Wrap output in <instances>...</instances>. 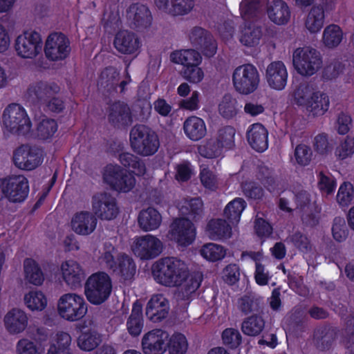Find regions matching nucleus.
<instances>
[{
	"instance_id": "1",
	"label": "nucleus",
	"mask_w": 354,
	"mask_h": 354,
	"mask_svg": "<svg viewBox=\"0 0 354 354\" xmlns=\"http://www.w3.org/2000/svg\"><path fill=\"white\" fill-rule=\"evenodd\" d=\"M151 271L157 283L169 288L180 287L177 297L184 300H189L203 281L202 273L191 274L188 265L176 257H165L155 261Z\"/></svg>"
},
{
	"instance_id": "2",
	"label": "nucleus",
	"mask_w": 354,
	"mask_h": 354,
	"mask_svg": "<svg viewBox=\"0 0 354 354\" xmlns=\"http://www.w3.org/2000/svg\"><path fill=\"white\" fill-rule=\"evenodd\" d=\"M202 207V201L198 198L183 202L179 206V211L182 215L189 218H176L169 227L167 238L179 247L185 248L192 244L196 239V230L189 218L196 219Z\"/></svg>"
},
{
	"instance_id": "3",
	"label": "nucleus",
	"mask_w": 354,
	"mask_h": 354,
	"mask_svg": "<svg viewBox=\"0 0 354 354\" xmlns=\"http://www.w3.org/2000/svg\"><path fill=\"white\" fill-rule=\"evenodd\" d=\"M292 101L312 117L324 115L330 104L328 95L309 83L301 84L295 88L292 95Z\"/></svg>"
},
{
	"instance_id": "4",
	"label": "nucleus",
	"mask_w": 354,
	"mask_h": 354,
	"mask_svg": "<svg viewBox=\"0 0 354 354\" xmlns=\"http://www.w3.org/2000/svg\"><path fill=\"white\" fill-rule=\"evenodd\" d=\"M97 261L102 267L109 269L121 279H131L136 273V265L131 258L120 253L109 243H105L100 251Z\"/></svg>"
},
{
	"instance_id": "5",
	"label": "nucleus",
	"mask_w": 354,
	"mask_h": 354,
	"mask_svg": "<svg viewBox=\"0 0 354 354\" xmlns=\"http://www.w3.org/2000/svg\"><path fill=\"white\" fill-rule=\"evenodd\" d=\"M2 128L5 133L25 135L31 129V122L25 109L18 104H12L3 111Z\"/></svg>"
},
{
	"instance_id": "6",
	"label": "nucleus",
	"mask_w": 354,
	"mask_h": 354,
	"mask_svg": "<svg viewBox=\"0 0 354 354\" xmlns=\"http://www.w3.org/2000/svg\"><path fill=\"white\" fill-rule=\"evenodd\" d=\"M112 290L110 276L104 272H97L91 274L85 283L84 293L88 301L94 305L104 302Z\"/></svg>"
},
{
	"instance_id": "7",
	"label": "nucleus",
	"mask_w": 354,
	"mask_h": 354,
	"mask_svg": "<svg viewBox=\"0 0 354 354\" xmlns=\"http://www.w3.org/2000/svg\"><path fill=\"white\" fill-rule=\"evenodd\" d=\"M88 310L84 297L75 292L62 295L57 301L59 316L68 322H75L83 318Z\"/></svg>"
},
{
	"instance_id": "8",
	"label": "nucleus",
	"mask_w": 354,
	"mask_h": 354,
	"mask_svg": "<svg viewBox=\"0 0 354 354\" xmlns=\"http://www.w3.org/2000/svg\"><path fill=\"white\" fill-rule=\"evenodd\" d=\"M130 145L134 152L148 156L154 154L159 148L156 133L146 126L134 127L130 132Z\"/></svg>"
},
{
	"instance_id": "9",
	"label": "nucleus",
	"mask_w": 354,
	"mask_h": 354,
	"mask_svg": "<svg viewBox=\"0 0 354 354\" xmlns=\"http://www.w3.org/2000/svg\"><path fill=\"white\" fill-rule=\"evenodd\" d=\"M260 76L257 68L251 64L236 67L232 74V83L235 91L241 95H248L254 93L259 87Z\"/></svg>"
},
{
	"instance_id": "10",
	"label": "nucleus",
	"mask_w": 354,
	"mask_h": 354,
	"mask_svg": "<svg viewBox=\"0 0 354 354\" xmlns=\"http://www.w3.org/2000/svg\"><path fill=\"white\" fill-rule=\"evenodd\" d=\"M292 63L296 71L306 77L315 74L322 66L319 54L308 46L299 47L294 50Z\"/></svg>"
},
{
	"instance_id": "11",
	"label": "nucleus",
	"mask_w": 354,
	"mask_h": 354,
	"mask_svg": "<svg viewBox=\"0 0 354 354\" xmlns=\"http://www.w3.org/2000/svg\"><path fill=\"white\" fill-rule=\"evenodd\" d=\"M41 49V36L33 29L24 30L15 39L16 54L22 59H34L40 53Z\"/></svg>"
},
{
	"instance_id": "12",
	"label": "nucleus",
	"mask_w": 354,
	"mask_h": 354,
	"mask_svg": "<svg viewBox=\"0 0 354 354\" xmlns=\"http://www.w3.org/2000/svg\"><path fill=\"white\" fill-rule=\"evenodd\" d=\"M44 50L48 59L53 62L63 61L70 55V41L62 33H50L45 40Z\"/></svg>"
},
{
	"instance_id": "13",
	"label": "nucleus",
	"mask_w": 354,
	"mask_h": 354,
	"mask_svg": "<svg viewBox=\"0 0 354 354\" xmlns=\"http://www.w3.org/2000/svg\"><path fill=\"white\" fill-rule=\"evenodd\" d=\"M131 248L136 257L141 259H151L160 254L162 243L156 236L147 234L133 238Z\"/></svg>"
},
{
	"instance_id": "14",
	"label": "nucleus",
	"mask_w": 354,
	"mask_h": 354,
	"mask_svg": "<svg viewBox=\"0 0 354 354\" xmlns=\"http://www.w3.org/2000/svg\"><path fill=\"white\" fill-rule=\"evenodd\" d=\"M2 183L0 188L1 196H4L11 202L23 201L28 193L27 179L23 176H17L8 179H0Z\"/></svg>"
},
{
	"instance_id": "15",
	"label": "nucleus",
	"mask_w": 354,
	"mask_h": 354,
	"mask_svg": "<svg viewBox=\"0 0 354 354\" xmlns=\"http://www.w3.org/2000/svg\"><path fill=\"white\" fill-rule=\"evenodd\" d=\"M104 181L114 189L127 192L135 185V178L118 165H109L104 174Z\"/></svg>"
},
{
	"instance_id": "16",
	"label": "nucleus",
	"mask_w": 354,
	"mask_h": 354,
	"mask_svg": "<svg viewBox=\"0 0 354 354\" xmlns=\"http://www.w3.org/2000/svg\"><path fill=\"white\" fill-rule=\"evenodd\" d=\"M13 161L19 169L32 170L42 162V152L36 147L22 145L15 151Z\"/></svg>"
},
{
	"instance_id": "17",
	"label": "nucleus",
	"mask_w": 354,
	"mask_h": 354,
	"mask_svg": "<svg viewBox=\"0 0 354 354\" xmlns=\"http://www.w3.org/2000/svg\"><path fill=\"white\" fill-rule=\"evenodd\" d=\"M59 270L63 281L72 289L79 287L86 275L82 265L73 259L63 261Z\"/></svg>"
},
{
	"instance_id": "18",
	"label": "nucleus",
	"mask_w": 354,
	"mask_h": 354,
	"mask_svg": "<svg viewBox=\"0 0 354 354\" xmlns=\"http://www.w3.org/2000/svg\"><path fill=\"white\" fill-rule=\"evenodd\" d=\"M92 207L95 214L102 219H113L118 213L115 198L106 193L95 195L93 198Z\"/></svg>"
},
{
	"instance_id": "19",
	"label": "nucleus",
	"mask_w": 354,
	"mask_h": 354,
	"mask_svg": "<svg viewBox=\"0 0 354 354\" xmlns=\"http://www.w3.org/2000/svg\"><path fill=\"white\" fill-rule=\"evenodd\" d=\"M169 335L157 329L146 333L142 339V351L145 354H163L167 349Z\"/></svg>"
},
{
	"instance_id": "20",
	"label": "nucleus",
	"mask_w": 354,
	"mask_h": 354,
	"mask_svg": "<svg viewBox=\"0 0 354 354\" xmlns=\"http://www.w3.org/2000/svg\"><path fill=\"white\" fill-rule=\"evenodd\" d=\"M113 45L118 51L127 55L137 54L141 46L138 37L127 30H121L115 34Z\"/></svg>"
},
{
	"instance_id": "21",
	"label": "nucleus",
	"mask_w": 354,
	"mask_h": 354,
	"mask_svg": "<svg viewBox=\"0 0 354 354\" xmlns=\"http://www.w3.org/2000/svg\"><path fill=\"white\" fill-rule=\"evenodd\" d=\"M288 71L282 62L270 64L266 71V79L269 86L274 90H283L287 84Z\"/></svg>"
},
{
	"instance_id": "22",
	"label": "nucleus",
	"mask_w": 354,
	"mask_h": 354,
	"mask_svg": "<svg viewBox=\"0 0 354 354\" xmlns=\"http://www.w3.org/2000/svg\"><path fill=\"white\" fill-rule=\"evenodd\" d=\"M97 223L96 217L91 212L81 211L72 217L71 227L76 234L86 236L94 232Z\"/></svg>"
},
{
	"instance_id": "23",
	"label": "nucleus",
	"mask_w": 354,
	"mask_h": 354,
	"mask_svg": "<svg viewBox=\"0 0 354 354\" xmlns=\"http://www.w3.org/2000/svg\"><path fill=\"white\" fill-rule=\"evenodd\" d=\"M126 17L129 24L136 28H147L152 19L149 8L140 3L131 5L127 10Z\"/></svg>"
},
{
	"instance_id": "24",
	"label": "nucleus",
	"mask_w": 354,
	"mask_h": 354,
	"mask_svg": "<svg viewBox=\"0 0 354 354\" xmlns=\"http://www.w3.org/2000/svg\"><path fill=\"white\" fill-rule=\"evenodd\" d=\"M6 330L11 334H19L24 331L28 323L26 313L22 309L15 308L9 310L3 319Z\"/></svg>"
},
{
	"instance_id": "25",
	"label": "nucleus",
	"mask_w": 354,
	"mask_h": 354,
	"mask_svg": "<svg viewBox=\"0 0 354 354\" xmlns=\"http://www.w3.org/2000/svg\"><path fill=\"white\" fill-rule=\"evenodd\" d=\"M169 310L168 300L162 294L153 295L147 303V317L153 322H158L165 318Z\"/></svg>"
},
{
	"instance_id": "26",
	"label": "nucleus",
	"mask_w": 354,
	"mask_h": 354,
	"mask_svg": "<svg viewBox=\"0 0 354 354\" xmlns=\"http://www.w3.org/2000/svg\"><path fill=\"white\" fill-rule=\"evenodd\" d=\"M268 132L260 123L251 124L247 131V139L250 145L259 152L264 151L268 147Z\"/></svg>"
},
{
	"instance_id": "27",
	"label": "nucleus",
	"mask_w": 354,
	"mask_h": 354,
	"mask_svg": "<svg viewBox=\"0 0 354 354\" xmlns=\"http://www.w3.org/2000/svg\"><path fill=\"white\" fill-rule=\"evenodd\" d=\"M183 131L185 136L193 141H198L207 133L205 121L195 115L187 118L183 123Z\"/></svg>"
},
{
	"instance_id": "28",
	"label": "nucleus",
	"mask_w": 354,
	"mask_h": 354,
	"mask_svg": "<svg viewBox=\"0 0 354 354\" xmlns=\"http://www.w3.org/2000/svg\"><path fill=\"white\" fill-rule=\"evenodd\" d=\"M24 304L31 312H41L48 306V299L42 290L32 289L24 294Z\"/></svg>"
},
{
	"instance_id": "29",
	"label": "nucleus",
	"mask_w": 354,
	"mask_h": 354,
	"mask_svg": "<svg viewBox=\"0 0 354 354\" xmlns=\"http://www.w3.org/2000/svg\"><path fill=\"white\" fill-rule=\"evenodd\" d=\"M206 233L212 240L226 239L232 234V227L222 219H212L206 227Z\"/></svg>"
},
{
	"instance_id": "30",
	"label": "nucleus",
	"mask_w": 354,
	"mask_h": 354,
	"mask_svg": "<svg viewBox=\"0 0 354 354\" xmlns=\"http://www.w3.org/2000/svg\"><path fill=\"white\" fill-rule=\"evenodd\" d=\"M262 37L261 30L253 24H245L241 28L239 40L248 48H255L259 45Z\"/></svg>"
},
{
	"instance_id": "31",
	"label": "nucleus",
	"mask_w": 354,
	"mask_h": 354,
	"mask_svg": "<svg viewBox=\"0 0 354 354\" xmlns=\"http://www.w3.org/2000/svg\"><path fill=\"white\" fill-rule=\"evenodd\" d=\"M269 19L274 24L282 25L288 21L290 12L287 4L281 0H276L271 3L267 10Z\"/></svg>"
},
{
	"instance_id": "32",
	"label": "nucleus",
	"mask_w": 354,
	"mask_h": 354,
	"mask_svg": "<svg viewBox=\"0 0 354 354\" xmlns=\"http://www.w3.org/2000/svg\"><path fill=\"white\" fill-rule=\"evenodd\" d=\"M101 342V335L92 328L82 330L77 339L78 348L88 352L96 348Z\"/></svg>"
},
{
	"instance_id": "33",
	"label": "nucleus",
	"mask_w": 354,
	"mask_h": 354,
	"mask_svg": "<svg viewBox=\"0 0 354 354\" xmlns=\"http://www.w3.org/2000/svg\"><path fill=\"white\" fill-rule=\"evenodd\" d=\"M170 59L175 64L183 65L184 68L200 65L202 62L201 54L192 49L176 50L171 53Z\"/></svg>"
},
{
	"instance_id": "34",
	"label": "nucleus",
	"mask_w": 354,
	"mask_h": 354,
	"mask_svg": "<svg viewBox=\"0 0 354 354\" xmlns=\"http://www.w3.org/2000/svg\"><path fill=\"white\" fill-rule=\"evenodd\" d=\"M162 221L160 213L153 208H147L141 211L138 216V223L144 231H152L157 229Z\"/></svg>"
},
{
	"instance_id": "35",
	"label": "nucleus",
	"mask_w": 354,
	"mask_h": 354,
	"mask_svg": "<svg viewBox=\"0 0 354 354\" xmlns=\"http://www.w3.org/2000/svg\"><path fill=\"white\" fill-rule=\"evenodd\" d=\"M343 37L342 29L337 25L330 24L324 28L322 41L325 47L333 49L341 44Z\"/></svg>"
},
{
	"instance_id": "36",
	"label": "nucleus",
	"mask_w": 354,
	"mask_h": 354,
	"mask_svg": "<svg viewBox=\"0 0 354 354\" xmlns=\"http://www.w3.org/2000/svg\"><path fill=\"white\" fill-rule=\"evenodd\" d=\"M24 274L26 279L31 284L40 286L44 281V274L37 263L27 259L24 263Z\"/></svg>"
},
{
	"instance_id": "37",
	"label": "nucleus",
	"mask_w": 354,
	"mask_h": 354,
	"mask_svg": "<svg viewBox=\"0 0 354 354\" xmlns=\"http://www.w3.org/2000/svg\"><path fill=\"white\" fill-rule=\"evenodd\" d=\"M142 306L139 304H134L131 314L127 321V326L129 334L132 336L139 335L143 328Z\"/></svg>"
},
{
	"instance_id": "38",
	"label": "nucleus",
	"mask_w": 354,
	"mask_h": 354,
	"mask_svg": "<svg viewBox=\"0 0 354 354\" xmlns=\"http://www.w3.org/2000/svg\"><path fill=\"white\" fill-rule=\"evenodd\" d=\"M200 254L205 260L216 262L225 258L227 249L221 245L209 243L201 247Z\"/></svg>"
},
{
	"instance_id": "39",
	"label": "nucleus",
	"mask_w": 354,
	"mask_h": 354,
	"mask_svg": "<svg viewBox=\"0 0 354 354\" xmlns=\"http://www.w3.org/2000/svg\"><path fill=\"white\" fill-rule=\"evenodd\" d=\"M324 13L322 7L314 6L311 8L306 19L305 26L312 33L319 32L324 25Z\"/></svg>"
},
{
	"instance_id": "40",
	"label": "nucleus",
	"mask_w": 354,
	"mask_h": 354,
	"mask_svg": "<svg viewBox=\"0 0 354 354\" xmlns=\"http://www.w3.org/2000/svg\"><path fill=\"white\" fill-rule=\"evenodd\" d=\"M237 100L230 95H225L218 103L219 114L225 118H232L241 109Z\"/></svg>"
},
{
	"instance_id": "41",
	"label": "nucleus",
	"mask_w": 354,
	"mask_h": 354,
	"mask_svg": "<svg viewBox=\"0 0 354 354\" xmlns=\"http://www.w3.org/2000/svg\"><path fill=\"white\" fill-rule=\"evenodd\" d=\"M249 256L252 259L256 262V270L254 273V279L256 283L259 286H265L268 283L270 275L266 270L265 268L260 263L263 259L261 252H249L243 253V257Z\"/></svg>"
},
{
	"instance_id": "42",
	"label": "nucleus",
	"mask_w": 354,
	"mask_h": 354,
	"mask_svg": "<svg viewBox=\"0 0 354 354\" xmlns=\"http://www.w3.org/2000/svg\"><path fill=\"white\" fill-rule=\"evenodd\" d=\"M245 207V202L242 198H235L225 207V216L231 221L232 224H237Z\"/></svg>"
},
{
	"instance_id": "43",
	"label": "nucleus",
	"mask_w": 354,
	"mask_h": 354,
	"mask_svg": "<svg viewBox=\"0 0 354 354\" xmlns=\"http://www.w3.org/2000/svg\"><path fill=\"white\" fill-rule=\"evenodd\" d=\"M222 149L218 139L211 138L202 142L198 149L201 156L207 158H213L221 154Z\"/></svg>"
},
{
	"instance_id": "44",
	"label": "nucleus",
	"mask_w": 354,
	"mask_h": 354,
	"mask_svg": "<svg viewBox=\"0 0 354 354\" xmlns=\"http://www.w3.org/2000/svg\"><path fill=\"white\" fill-rule=\"evenodd\" d=\"M169 354H185L188 343L185 336L181 333H175L167 342Z\"/></svg>"
},
{
	"instance_id": "45",
	"label": "nucleus",
	"mask_w": 354,
	"mask_h": 354,
	"mask_svg": "<svg viewBox=\"0 0 354 354\" xmlns=\"http://www.w3.org/2000/svg\"><path fill=\"white\" fill-rule=\"evenodd\" d=\"M354 199V187L351 183L344 182L340 185L336 200L341 207L348 206Z\"/></svg>"
},
{
	"instance_id": "46",
	"label": "nucleus",
	"mask_w": 354,
	"mask_h": 354,
	"mask_svg": "<svg viewBox=\"0 0 354 354\" xmlns=\"http://www.w3.org/2000/svg\"><path fill=\"white\" fill-rule=\"evenodd\" d=\"M56 122L45 116H43L37 127V135L41 139H48L52 137L57 131Z\"/></svg>"
},
{
	"instance_id": "47",
	"label": "nucleus",
	"mask_w": 354,
	"mask_h": 354,
	"mask_svg": "<svg viewBox=\"0 0 354 354\" xmlns=\"http://www.w3.org/2000/svg\"><path fill=\"white\" fill-rule=\"evenodd\" d=\"M264 327V321L259 316L247 318L242 324V330L247 335L255 336L259 334Z\"/></svg>"
},
{
	"instance_id": "48",
	"label": "nucleus",
	"mask_w": 354,
	"mask_h": 354,
	"mask_svg": "<svg viewBox=\"0 0 354 354\" xmlns=\"http://www.w3.org/2000/svg\"><path fill=\"white\" fill-rule=\"evenodd\" d=\"M120 162L124 166L131 167L138 176L144 175L145 167L142 161L130 153H122L119 156Z\"/></svg>"
},
{
	"instance_id": "49",
	"label": "nucleus",
	"mask_w": 354,
	"mask_h": 354,
	"mask_svg": "<svg viewBox=\"0 0 354 354\" xmlns=\"http://www.w3.org/2000/svg\"><path fill=\"white\" fill-rule=\"evenodd\" d=\"M110 119L113 122L128 124L131 121L129 108L125 104L113 105L110 113Z\"/></svg>"
},
{
	"instance_id": "50",
	"label": "nucleus",
	"mask_w": 354,
	"mask_h": 354,
	"mask_svg": "<svg viewBox=\"0 0 354 354\" xmlns=\"http://www.w3.org/2000/svg\"><path fill=\"white\" fill-rule=\"evenodd\" d=\"M71 343V335L64 331H57L51 336L50 345L48 349L68 350Z\"/></svg>"
},
{
	"instance_id": "51",
	"label": "nucleus",
	"mask_w": 354,
	"mask_h": 354,
	"mask_svg": "<svg viewBox=\"0 0 354 354\" xmlns=\"http://www.w3.org/2000/svg\"><path fill=\"white\" fill-rule=\"evenodd\" d=\"M200 65L189 66L183 68V76L192 84H198L204 78L205 74Z\"/></svg>"
},
{
	"instance_id": "52",
	"label": "nucleus",
	"mask_w": 354,
	"mask_h": 354,
	"mask_svg": "<svg viewBox=\"0 0 354 354\" xmlns=\"http://www.w3.org/2000/svg\"><path fill=\"white\" fill-rule=\"evenodd\" d=\"M201 93L198 91H193L189 97L179 102L178 106L180 109L195 111L201 108Z\"/></svg>"
},
{
	"instance_id": "53",
	"label": "nucleus",
	"mask_w": 354,
	"mask_h": 354,
	"mask_svg": "<svg viewBox=\"0 0 354 354\" xmlns=\"http://www.w3.org/2000/svg\"><path fill=\"white\" fill-rule=\"evenodd\" d=\"M193 6V0H173L169 13L173 15H184L189 13Z\"/></svg>"
},
{
	"instance_id": "54",
	"label": "nucleus",
	"mask_w": 354,
	"mask_h": 354,
	"mask_svg": "<svg viewBox=\"0 0 354 354\" xmlns=\"http://www.w3.org/2000/svg\"><path fill=\"white\" fill-rule=\"evenodd\" d=\"M313 153L310 148L304 144L297 145L295 150V160L300 165H308L312 159Z\"/></svg>"
},
{
	"instance_id": "55",
	"label": "nucleus",
	"mask_w": 354,
	"mask_h": 354,
	"mask_svg": "<svg viewBox=\"0 0 354 354\" xmlns=\"http://www.w3.org/2000/svg\"><path fill=\"white\" fill-rule=\"evenodd\" d=\"M17 354H43L44 351L35 342L28 339H21L17 344Z\"/></svg>"
},
{
	"instance_id": "56",
	"label": "nucleus",
	"mask_w": 354,
	"mask_h": 354,
	"mask_svg": "<svg viewBox=\"0 0 354 354\" xmlns=\"http://www.w3.org/2000/svg\"><path fill=\"white\" fill-rule=\"evenodd\" d=\"M318 187L323 195L332 194L336 187V182L330 176L320 173L319 175Z\"/></svg>"
},
{
	"instance_id": "57",
	"label": "nucleus",
	"mask_w": 354,
	"mask_h": 354,
	"mask_svg": "<svg viewBox=\"0 0 354 354\" xmlns=\"http://www.w3.org/2000/svg\"><path fill=\"white\" fill-rule=\"evenodd\" d=\"M332 234L333 239L338 242L346 239L348 230L345 220L343 218L337 217L334 219L332 226Z\"/></svg>"
},
{
	"instance_id": "58",
	"label": "nucleus",
	"mask_w": 354,
	"mask_h": 354,
	"mask_svg": "<svg viewBox=\"0 0 354 354\" xmlns=\"http://www.w3.org/2000/svg\"><path fill=\"white\" fill-rule=\"evenodd\" d=\"M354 153V139L346 138L335 150V156L339 160L351 158Z\"/></svg>"
},
{
	"instance_id": "59",
	"label": "nucleus",
	"mask_w": 354,
	"mask_h": 354,
	"mask_svg": "<svg viewBox=\"0 0 354 354\" xmlns=\"http://www.w3.org/2000/svg\"><path fill=\"white\" fill-rule=\"evenodd\" d=\"M201 182L207 189L214 190L217 187L218 178L216 176L207 168L201 169L200 174Z\"/></svg>"
},
{
	"instance_id": "60",
	"label": "nucleus",
	"mask_w": 354,
	"mask_h": 354,
	"mask_svg": "<svg viewBox=\"0 0 354 354\" xmlns=\"http://www.w3.org/2000/svg\"><path fill=\"white\" fill-rule=\"evenodd\" d=\"M222 338L225 344L234 348L241 343V336L238 330L227 328L223 332Z\"/></svg>"
},
{
	"instance_id": "61",
	"label": "nucleus",
	"mask_w": 354,
	"mask_h": 354,
	"mask_svg": "<svg viewBox=\"0 0 354 354\" xmlns=\"http://www.w3.org/2000/svg\"><path fill=\"white\" fill-rule=\"evenodd\" d=\"M334 77H339L345 83H351L354 80V74L346 67L345 64L338 63L334 67Z\"/></svg>"
},
{
	"instance_id": "62",
	"label": "nucleus",
	"mask_w": 354,
	"mask_h": 354,
	"mask_svg": "<svg viewBox=\"0 0 354 354\" xmlns=\"http://www.w3.org/2000/svg\"><path fill=\"white\" fill-rule=\"evenodd\" d=\"M176 179L178 182H184L189 180L193 174V169L189 162H183L176 167Z\"/></svg>"
},
{
	"instance_id": "63",
	"label": "nucleus",
	"mask_w": 354,
	"mask_h": 354,
	"mask_svg": "<svg viewBox=\"0 0 354 354\" xmlns=\"http://www.w3.org/2000/svg\"><path fill=\"white\" fill-rule=\"evenodd\" d=\"M240 277L239 268L236 264H230L223 270L222 277L225 281L230 284L236 283Z\"/></svg>"
},
{
	"instance_id": "64",
	"label": "nucleus",
	"mask_w": 354,
	"mask_h": 354,
	"mask_svg": "<svg viewBox=\"0 0 354 354\" xmlns=\"http://www.w3.org/2000/svg\"><path fill=\"white\" fill-rule=\"evenodd\" d=\"M210 35L203 28L200 27L193 28L189 34L191 42L195 46H201Z\"/></svg>"
}]
</instances>
